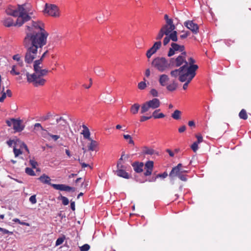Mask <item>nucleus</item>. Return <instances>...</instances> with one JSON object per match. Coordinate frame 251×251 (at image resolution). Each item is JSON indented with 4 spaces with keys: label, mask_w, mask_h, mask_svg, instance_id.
<instances>
[{
    "label": "nucleus",
    "mask_w": 251,
    "mask_h": 251,
    "mask_svg": "<svg viewBox=\"0 0 251 251\" xmlns=\"http://www.w3.org/2000/svg\"><path fill=\"white\" fill-rule=\"evenodd\" d=\"M25 172L26 174L30 176H35L36 175L34 171L32 168L27 167L25 169Z\"/></svg>",
    "instance_id": "obj_38"
},
{
    "label": "nucleus",
    "mask_w": 251,
    "mask_h": 251,
    "mask_svg": "<svg viewBox=\"0 0 251 251\" xmlns=\"http://www.w3.org/2000/svg\"><path fill=\"white\" fill-rule=\"evenodd\" d=\"M151 65L160 72H163L166 70L171 69L170 60H168L163 57H157L154 58Z\"/></svg>",
    "instance_id": "obj_3"
},
{
    "label": "nucleus",
    "mask_w": 251,
    "mask_h": 251,
    "mask_svg": "<svg viewBox=\"0 0 251 251\" xmlns=\"http://www.w3.org/2000/svg\"><path fill=\"white\" fill-rule=\"evenodd\" d=\"M239 116L240 119L243 120H247L248 119V115L246 111L244 109H242L239 114Z\"/></svg>",
    "instance_id": "obj_34"
},
{
    "label": "nucleus",
    "mask_w": 251,
    "mask_h": 251,
    "mask_svg": "<svg viewBox=\"0 0 251 251\" xmlns=\"http://www.w3.org/2000/svg\"><path fill=\"white\" fill-rule=\"evenodd\" d=\"M13 128L17 132H21L24 130L25 126L22 125V121L14 118H11Z\"/></svg>",
    "instance_id": "obj_9"
},
{
    "label": "nucleus",
    "mask_w": 251,
    "mask_h": 251,
    "mask_svg": "<svg viewBox=\"0 0 251 251\" xmlns=\"http://www.w3.org/2000/svg\"><path fill=\"white\" fill-rule=\"evenodd\" d=\"M82 159H80L79 157H78L77 161L79 162V163L81 164L82 168H85L87 167H89L90 168H92L88 164H86L84 162H82Z\"/></svg>",
    "instance_id": "obj_49"
},
{
    "label": "nucleus",
    "mask_w": 251,
    "mask_h": 251,
    "mask_svg": "<svg viewBox=\"0 0 251 251\" xmlns=\"http://www.w3.org/2000/svg\"><path fill=\"white\" fill-rule=\"evenodd\" d=\"M82 134L83 135V137L84 138L88 139V140H91V138H90V132L89 130H83Z\"/></svg>",
    "instance_id": "obj_36"
},
{
    "label": "nucleus",
    "mask_w": 251,
    "mask_h": 251,
    "mask_svg": "<svg viewBox=\"0 0 251 251\" xmlns=\"http://www.w3.org/2000/svg\"><path fill=\"white\" fill-rule=\"evenodd\" d=\"M104 70L100 67H97L95 69V73L99 75H103Z\"/></svg>",
    "instance_id": "obj_40"
},
{
    "label": "nucleus",
    "mask_w": 251,
    "mask_h": 251,
    "mask_svg": "<svg viewBox=\"0 0 251 251\" xmlns=\"http://www.w3.org/2000/svg\"><path fill=\"white\" fill-rule=\"evenodd\" d=\"M25 22H24V20L22 19V18L18 17L16 22L15 23L14 26H21Z\"/></svg>",
    "instance_id": "obj_43"
},
{
    "label": "nucleus",
    "mask_w": 251,
    "mask_h": 251,
    "mask_svg": "<svg viewBox=\"0 0 251 251\" xmlns=\"http://www.w3.org/2000/svg\"><path fill=\"white\" fill-rule=\"evenodd\" d=\"M143 153L145 154L152 155L155 153V151L152 149H150L147 147H144L143 150Z\"/></svg>",
    "instance_id": "obj_26"
},
{
    "label": "nucleus",
    "mask_w": 251,
    "mask_h": 251,
    "mask_svg": "<svg viewBox=\"0 0 251 251\" xmlns=\"http://www.w3.org/2000/svg\"><path fill=\"white\" fill-rule=\"evenodd\" d=\"M162 45V43L160 41L155 42L153 45L147 50L146 56L148 58H151V55L155 53L158 50H159Z\"/></svg>",
    "instance_id": "obj_8"
},
{
    "label": "nucleus",
    "mask_w": 251,
    "mask_h": 251,
    "mask_svg": "<svg viewBox=\"0 0 251 251\" xmlns=\"http://www.w3.org/2000/svg\"><path fill=\"white\" fill-rule=\"evenodd\" d=\"M177 34V33L176 31H173L168 35V36L170 39V40H172L173 42H177L178 40Z\"/></svg>",
    "instance_id": "obj_27"
},
{
    "label": "nucleus",
    "mask_w": 251,
    "mask_h": 251,
    "mask_svg": "<svg viewBox=\"0 0 251 251\" xmlns=\"http://www.w3.org/2000/svg\"><path fill=\"white\" fill-rule=\"evenodd\" d=\"M49 52V50H47L42 55V56H41L40 58L39 59H38V60H36L35 61H34V63L35 64V67L36 68H37L36 67H37L38 66V64H42L43 61V60H44V58H45V57L46 56V54L48 53Z\"/></svg>",
    "instance_id": "obj_24"
},
{
    "label": "nucleus",
    "mask_w": 251,
    "mask_h": 251,
    "mask_svg": "<svg viewBox=\"0 0 251 251\" xmlns=\"http://www.w3.org/2000/svg\"><path fill=\"white\" fill-rule=\"evenodd\" d=\"M180 74L181 73L179 72L177 69L172 71L170 73L171 75L174 77H176L178 75H180Z\"/></svg>",
    "instance_id": "obj_45"
},
{
    "label": "nucleus",
    "mask_w": 251,
    "mask_h": 251,
    "mask_svg": "<svg viewBox=\"0 0 251 251\" xmlns=\"http://www.w3.org/2000/svg\"><path fill=\"white\" fill-rule=\"evenodd\" d=\"M164 35H165V34L163 32V30H161L160 29L159 33H158L157 36L156 37V40L160 41L162 38V37H163V36Z\"/></svg>",
    "instance_id": "obj_48"
},
{
    "label": "nucleus",
    "mask_w": 251,
    "mask_h": 251,
    "mask_svg": "<svg viewBox=\"0 0 251 251\" xmlns=\"http://www.w3.org/2000/svg\"><path fill=\"white\" fill-rule=\"evenodd\" d=\"M44 12L52 17L59 16L58 8L54 4L46 3Z\"/></svg>",
    "instance_id": "obj_5"
},
{
    "label": "nucleus",
    "mask_w": 251,
    "mask_h": 251,
    "mask_svg": "<svg viewBox=\"0 0 251 251\" xmlns=\"http://www.w3.org/2000/svg\"><path fill=\"white\" fill-rule=\"evenodd\" d=\"M171 46L167 54L168 57H171L175 54L176 51H179L178 44L173 42L171 43Z\"/></svg>",
    "instance_id": "obj_15"
},
{
    "label": "nucleus",
    "mask_w": 251,
    "mask_h": 251,
    "mask_svg": "<svg viewBox=\"0 0 251 251\" xmlns=\"http://www.w3.org/2000/svg\"><path fill=\"white\" fill-rule=\"evenodd\" d=\"M26 34L23 40V45L26 49L25 61L31 64L37 56L38 49L39 51L47 43L49 33L44 29L43 24L40 21H32L30 25H26Z\"/></svg>",
    "instance_id": "obj_1"
},
{
    "label": "nucleus",
    "mask_w": 251,
    "mask_h": 251,
    "mask_svg": "<svg viewBox=\"0 0 251 251\" xmlns=\"http://www.w3.org/2000/svg\"><path fill=\"white\" fill-rule=\"evenodd\" d=\"M90 248V246L89 245L87 244H85L83 246L79 247V249L80 251H88Z\"/></svg>",
    "instance_id": "obj_46"
},
{
    "label": "nucleus",
    "mask_w": 251,
    "mask_h": 251,
    "mask_svg": "<svg viewBox=\"0 0 251 251\" xmlns=\"http://www.w3.org/2000/svg\"><path fill=\"white\" fill-rule=\"evenodd\" d=\"M198 144L196 142L193 143V144L191 146V149L194 152H196L198 150Z\"/></svg>",
    "instance_id": "obj_51"
},
{
    "label": "nucleus",
    "mask_w": 251,
    "mask_h": 251,
    "mask_svg": "<svg viewBox=\"0 0 251 251\" xmlns=\"http://www.w3.org/2000/svg\"><path fill=\"white\" fill-rule=\"evenodd\" d=\"M53 188L60 190V191H64L66 192H75L76 190L75 188L73 187H71L68 185L63 184H58V185H54Z\"/></svg>",
    "instance_id": "obj_11"
},
{
    "label": "nucleus",
    "mask_w": 251,
    "mask_h": 251,
    "mask_svg": "<svg viewBox=\"0 0 251 251\" xmlns=\"http://www.w3.org/2000/svg\"><path fill=\"white\" fill-rule=\"evenodd\" d=\"M170 39L169 38L168 35L166 36L163 39V45L164 46H166L170 42Z\"/></svg>",
    "instance_id": "obj_64"
},
{
    "label": "nucleus",
    "mask_w": 251,
    "mask_h": 251,
    "mask_svg": "<svg viewBox=\"0 0 251 251\" xmlns=\"http://www.w3.org/2000/svg\"><path fill=\"white\" fill-rule=\"evenodd\" d=\"M39 180H40L42 183L44 184H47L53 188L54 185H57V184H53L50 183L51 179L50 177L44 174L42 176H41L39 178H37ZM58 184H57L58 185Z\"/></svg>",
    "instance_id": "obj_14"
},
{
    "label": "nucleus",
    "mask_w": 251,
    "mask_h": 251,
    "mask_svg": "<svg viewBox=\"0 0 251 251\" xmlns=\"http://www.w3.org/2000/svg\"><path fill=\"white\" fill-rule=\"evenodd\" d=\"M41 64H38V66L36 68L35 64L34 63L33 70L35 73L30 75L28 72H26L25 74L27 82L32 83L35 87L44 85L46 80L42 77L46 75L49 72L47 69H41Z\"/></svg>",
    "instance_id": "obj_2"
},
{
    "label": "nucleus",
    "mask_w": 251,
    "mask_h": 251,
    "mask_svg": "<svg viewBox=\"0 0 251 251\" xmlns=\"http://www.w3.org/2000/svg\"><path fill=\"white\" fill-rule=\"evenodd\" d=\"M150 94L154 97H157L158 96V93L155 89H151L150 91Z\"/></svg>",
    "instance_id": "obj_54"
},
{
    "label": "nucleus",
    "mask_w": 251,
    "mask_h": 251,
    "mask_svg": "<svg viewBox=\"0 0 251 251\" xmlns=\"http://www.w3.org/2000/svg\"><path fill=\"white\" fill-rule=\"evenodd\" d=\"M153 162L149 160L145 164V172L144 173V176H148L151 175L153 169Z\"/></svg>",
    "instance_id": "obj_10"
},
{
    "label": "nucleus",
    "mask_w": 251,
    "mask_h": 251,
    "mask_svg": "<svg viewBox=\"0 0 251 251\" xmlns=\"http://www.w3.org/2000/svg\"><path fill=\"white\" fill-rule=\"evenodd\" d=\"M123 136L125 139L128 140V144H132L133 145H134V142L132 140L130 135H128V134H124Z\"/></svg>",
    "instance_id": "obj_42"
},
{
    "label": "nucleus",
    "mask_w": 251,
    "mask_h": 251,
    "mask_svg": "<svg viewBox=\"0 0 251 251\" xmlns=\"http://www.w3.org/2000/svg\"><path fill=\"white\" fill-rule=\"evenodd\" d=\"M4 89V88L3 87L2 88V91L1 92L2 95H1V97L0 98V102H3L4 100V99L6 97V93L3 92Z\"/></svg>",
    "instance_id": "obj_58"
},
{
    "label": "nucleus",
    "mask_w": 251,
    "mask_h": 251,
    "mask_svg": "<svg viewBox=\"0 0 251 251\" xmlns=\"http://www.w3.org/2000/svg\"><path fill=\"white\" fill-rule=\"evenodd\" d=\"M178 84L175 81H173L172 83L167 86V89L171 92L176 90Z\"/></svg>",
    "instance_id": "obj_23"
},
{
    "label": "nucleus",
    "mask_w": 251,
    "mask_h": 251,
    "mask_svg": "<svg viewBox=\"0 0 251 251\" xmlns=\"http://www.w3.org/2000/svg\"><path fill=\"white\" fill-rule=\"evenodd\" d=\"M115 174H116L119 177H121L126 179H129L131 178V176H130L128 173L126 172L125 170H117L115 172Z\"/></svg>",
    "instance_id": "obj_16"
},
{
    "label": "nucleus",
    "mask_w": 251,
    "mask_h": 251,
    "mask_svg": "<svg viewBox=\"0 0 251 251\" xmlns=\"http://www.w3.org/2000/svg\"><path fill=\"white\" fill-rule=\"evenodd\" d=\"M29 201H30L32 204H35V203H36L37 202V200H36V195H34L31 196L29 198Z\"/></svg>",
    "instance_id": "obj_57"
},
{
    "label": "nucleus",
    "mask_w": 251,
    "mask_h": 251,
    "mask_svg": "<svg viewBox=\"0 0 251 251\" xmlns=\"http://www.w3.org/2000/svg\"><path fill=\"white\" fill-rule=\"evenodd\" d=\"M24 20V22H26L29 21L31 19V17L27 13H25L23 17H20Z\"/></svg>",
    "instance_id": "obj_47"
},
{
    "label": "nucleus",
    "mask_w": 251,
    "mask_h": 251,
    "mask_svg": "<svg viewBox=\"0 0 251 251\" xmlns=\"http://www.w3.org/2000/svg\"><path fill=\"white\" fill-rule=\"evenodd\" d=\"M6 12L8 15H11V16H12L15 17H18V11H17V9H12L8 8V9L6 10Z\"/></svg>",
    "instance_id": "obj_29"
},
{
    "label": "nucleus",
    "mask_w": 251,
    "mask_h": 251,
    "mask_svg": "<svg viewBox=\"0 0 251 251\" xmlns=\"http://www.w3.org/2000/svg\"><path fill=\"white\" fill-rule=\"evenodd\" d=\"M15 65H13L12 67V69L10 71V73L12 75H19L20 73L19 72H17L15 71Z\"/></svg>",
    "instance_id": "obj_56"
},
{
    "label": "nucleus",
    "mask_w": 251,
    "mask_h": 251,
    "mask_svg": "<svg viewBox=\"0 0 251 251\" xmlns=\"http://www.w3.org/2000/svg\"><path fill=\"white\" fill-rule=\"evenodd\" d=\"M182 112L178 110H176L171 115V117L175 120H178L181 118Z\"/></svg>",
    "instance_id": "obj_25"
},
{
    "label": "nucleus",
    "mask_w": 251,
    "mask_h": 251,
    "mask_svg": "<svg viewBox=\"0 0 251 251\" xmlns=\"http://www.w3.org/2000/svg\"><path fill=\"white\" fill-rule=\"evenodd\" d=\"M52 116V114L50 112H48L46 116H44L41 118V121H46L48 120L50 117Z\"/></svg>",
    "instance_id": "obj_53"
},
{
    "label": "nucleus",
    "mask_w": 251,
    "mask_h": 251,
    "mask_svg": "<svg viewBox=\"0 0 251 251\" xmlns=\"http://www.w3.org/2000/svg\"><path fill=\"white\" fill-rule=\"evenodd\" d=\"M0 231L3 234H8L9 235H12L13 232L12 231H9V230L5 229L4 228L0 227Z\"/></svg>",
    "instance_id": "obj_52"
},
{
    "label": "nucleus",
    "mask_w": 251,
    "mask_h": 251,
    "mask_svg": "<svg viewBox=\"0 0 251 251\" xmlns=\"http://www.w3.org/2000/svg\"><path fill=\"white\" fill-rule=\"evenodd\" d=\"M146 79L144 78V81L139 82L138 84V88L140 90H144L146 88L147 85L146 83Z\"/></svg>",
    "instance_id": "obj_39"
},
{
    "label": "nucleus",
    "mask_w": 251,
    "mask_h": 251,
    "mask_svg": "<svg viewBox=\"0 0 251 251\" xmlns=\"http://www.w3.org/2000/svg\"><path fill=\"white\" fill-rule=\"evenodd\" d=\"M30 164L32 166V168L35 169L36 166L38 165V163L34 160L30 159L29 161Z\"/></svg>",
    "instance_id": "obj_61"
},
{
    "label": "nucleus",
    "mask_w": 251,
    "mask_h": 251,
    "mask_svg": "<svg viewBox=\"0 0 251 251\" xmlns=\"http://www.w3.org/2000/svg\"><path fill=\"white\" fill-rule=\"evenodd\" d=\"M134 171L138 174L141 173L143 171L144 164L143 162L135 161L131 164Z\"/></svg>",
    "instance_id": "obj_13"
},
{
    "label": "nucleus",
    "mask_w": 251,
    "mask_h": 251,
    "mask_svg": "<svg viewBox=\"0 0 251 251\" xmlns=\"http://www.w3.org/2000/svg\"><path fill=\"white\" fill-rule=\"evenodd\" d=\"M169 60L171 68L179 67L187 61L186 59L183 58L181 56H177L176 58L174 57L171 58L169 59Z\"/></svg>",
    "instance_id": "obj_6"
},
{
    "label": "nucleus",
    "mask_w": 251,
    "mask_h": 251,
    "mask_svg": "<svg viewBox=\"0 0 251 251\" xmlns=\"http://www.w3.org/2000/svg\"><path fill=\"white\" fill-rule=\"evenodd\" d=\"M184 25L190 29L193 34H197L199 31V26L198 24L194 23L193 21H187L184 23Z\"/></svg>",
    "instance_id": "obj_7"
},
{
    "label": "nucleus",
    "mask_w": 251,
    "mask_h": 251,
    "mask_svg": "<svg viewBox=\"0 0 251 251\" xmlns=\"http://www.w3.org/2000/svg\"><path fill=\"white\" fill-rule=\"evenodd\" d=\"M160 111V109H157L154 110L152 113V117H153L154 119H160L164 118L165 115L163 113H158V112Z\"/></svg>",
    "instance_id": "obj_21"
},
{
    "label": "nucleus",
    "mask_w": 251,
    "mask_h": 251,
    "mask_svg": "<svg viewBox=\"0 0 251 251\" xmlns=\"http://www.w3.org/2000/svg\"><path fill=\"white\" fill-rule=\"evenodd\" d=\"M57 199L61 200L64 205H67L69 203L68 199L66 197L63 196L61 194H60V196L57 198Z\"/></svg>",
    "instance_id": "obj_33"
},
{
    "label": "nucleus",
    "mask_w": 251,
    "mask_h": 251,
    "mask_svg": "<svg viewBox=\"0 0 251 251\" xmlns=\"http://www.w3.org/2000/svg\"><path fill=\"white\" fill-rule=\"evenodd\" d=\"M178 177L182 181H186L187 180V175L184 174H180Z\"/></svg>",
    "instance_id": "obj_62"
},
{
    "label": "nucleus",
    "mask_w": 251,
    "mask_h": 251,
    "mask_svg": "<svg viewBox=\"0 0 251 251\" xmlns=\"http://www.w3.org/2000/svg\"><path fill=\"white\" fill-rule=\"evenodd\" d=\"M160 105V101L159 99L154 98L151 100L147 101L144 103L141 106V113L144 114L148 111L150 109H155L158 108Z\"/></svg>",
    "instance_id": "obj_4"
},
{
    "label": "nucleus",
    "mask_w": 251,
    "mask_h": 251,
    "mask_svg": "<svg viewBox=\"0 0 251 251\" xmlns=\"http://www.w3.org/2000/svg\"><path fill=\"white\" fill-rule=\"evenodd\" d=\"M19 143H21V141L19 139H16L15 140L9 139V140L6 141V144L9 147H11L13 144L15 146L18 145L19 144Z\"/></svg>",
    "instance_id": "obj_32"
},
{
    "label": "nucleus",
    "mask_w": 251,
    "mask_h": 251,
    "mask_svg": "<svg viewBox=\"0 0 251 251\" xmlns=\"http://www.w3.org/2000/svg\"><path fill=\"white\" fill-rule=\"evenodd\" d=\"M3 25L6 27H10L14 26L15 23H14L12 18L9 17L4 20Z\"/></svg>",
    "instance_id": "obj_22"
},
{
    "label": "nucleus",
    "mask_w": 251,
    "mask_h": 251,
    "mask_svg": "<svg viewBox=\"0 0 251 251\" xmlns=\"http://www.w3.org/2000/svg\"><path fill=\"white\" fill-rule=\"evenodd\" d=\"M168 176V175L167 173L166 172H164L162 174H158L156 176H157V178L161 177V178H165Z\"/></svg>",
    "instance_id": "obj_63"
},
{
    "label": "nucleus",
    "mask_w": 251,
    "mask_h": 251,
    "mask_svg": "<svg viewBox=\"0 0 251 251\" xmlns=\"http://www.w3.org/2000/svg\"><path fill=\"white\" fill-rule=\"evenodd\" d=\"M25 5L26 3H24L22 5H18V8L17 10V11H18V17H23L25 13H27V11L25 8Z\"/></svg>",
    "instance_id": "obj_17"
},
{
    "label": "nucleus",
    "mask_w": 251,
    "mask_h": 251,
    "mask_svg": "<svg viewBox=\"0 0 251 251\" xmlns=\"http://www.w3.org/2000/svg\"><path fill=\"white\" fill-rule=\"evenodd\" d=\"M117 170L122 169L124 170L126 169V167L125 165H123L122 162H121L117 163Z\"/></svg>",
    "instance_id": "obj_59"
},
{
    "label": "nucleus",
    "mask_w": 251,
    "mask_h": 251,
    "mask_svg": "<svg viewBox=\"0 0 251 251\" xmlns=\"http://www.w3.org/2000/svg\"><path fill=\"white\" fill-rule=\"evenodd\" d=\"M134 180L138 182L139 183H144L146 181H147V179L144 178V176H139L138 175H134V177L133 178Z\"/></svg>",
    "instance_id": "obj_31"
},
{
    "label": "nucleus",
    "mask_w": 251,
    "mask_h": 251,
    "mask_svg": "<svg viewBox=\"0 0 251 251\" xmlns=\"http://www.w3.org/2000/svg\"><path fill=\"white\" fill-rule=\"evenodd\" d=\"M182 167L181 163H179L175 167H173L169 176L170 177L173 178L176 176H178L181 174V168Z\"/></svg>",
    "instance_id": "obj_12"
},
{
    "label": "nucleus",
    "mask_w": 251,
    "mask_h": 251,
    "mask_svg": "<svg viewBox=\"0 0 251 251\" xmlns=\"http://www.w3.org/2000/svg\"><path fill=\"white\" fill-rule=\"evenodd\" d=\"M47 132V134L49 136H50V137H51L52 138V139H53L54 141H56L59 138H60V136L59 135H53V134H51V133H50V132Z\"/></svg>",
    "instance_id": "obj_55"
},
{
    "label": "nucleus",
    "mask_w": 251,
    "mask_h": 251,
    "mask_svg": "<svg viewBox=\"0 0 251 251\" xmlns=\"http://www.w3.org/2000/svg\"><path fill=\"white\" fill-rule=\"evenodd\" d=\"M169 78L167 75L163 74L160 75L159 82L162 86L166 85V82L168 81Z\"/></svg>",
    "instance_id": "obj_20"
},
{
    "label": "nucleus",
    "mask_w": 251,
    "mask_h": 251,
    "mask_svg": "<svg viewBox=\"0 0 251 251\" xmlns=\"http://www.w3.org/2000/svg\"><path fill=\"white\" fill-rule=\"evenodd\" d=\"M151 118H152V116H142L141 117L140 121L141 122H143L148 120L151 119Z\"/></svg>",
    "instance_id": "obj_60"
},
{
    "label": "nucleus",
    "mask_w": 251,
    "mask_h": 251,
    "mask_svg": "<svg viewBox=\"0 0 251 251\" xmlns=\"http://www.w3.org/2000/svg\"><path fill=\"white\" fill-rule=\"evenodd\" d=\"M140 105L138 103H134L130 108V112L133 114H136L138 113L140 108Z\"/></svg>",
    "instance_id": "obj_28"
},
{
    "label": "nucleus",
    "mask_w": 251,
    "mask_h": 251,
    "mask_svg": "<svg viewBox=\"0 0 251 251\" xmlns=\"http://www.w3.org/2000/svg\"><path fill=\"white\" fill-rule=\"evenodd\" d=\"M161 30H163V32L164 33L165 35L168 36L170 33H171V30L169 29V26L168 25H164L161 28Z\"/></svg>",
    "instance_id": "obj_35"
},
{
    "label": "nucleus",
    "mask_w": 251,
    "mask_h": 251,
    "mask_svg": "<svg viewBox=\"0 0 251 251\" xmlns=\"http://www.w3.org/2000/svg\"><path fill=\"white\" fill-rule=\"evenodd\" d=\"M13 152H14L15 157H17L20 154L22 153V151H21V149H17L15 148V146L14 147V148H13Z\"/></svg>",
    "instance_id": "obj_50"
},
{
    "label": "nucleus",
    "mask_w": 251,
    "mask_h": 251,
    "mask_svg": "<svg viewBox=\"0 0 251 251\" xmlns=\"http://www.w3.org/2000/svg\"><path fill=\"white\" fill-rule=\"evenodd\" d=\"M184 64L183 65L179 66V68L177 69L180 73L183 72V71L186 69L187 70L188 62L186 61L184 63Z\"/></svg>",
    "instance_id": "obj_44"
},
{
    "label": "nucleus",
    "mask_w": 251,
    "mask_h": 251,
    "mask_svg": "<svg viewBox=\"0 0 251 251\" xmlns=\"http://www.w3.org/2000/svg\"><path fill=\"white\" fill-rule=\"evenodd\" d=\"M65 239V236L63 235L61 237H59L56 241L55 246H58L63 243Z\"/></svg>",
    "instance_id": "obj_37"
},
{
    "label": "nucleus",
    "mask_w": 251,
    "mask_h": 251,
    "mask_svg": "<svg viewBox=\"0 0 251 251\" xmlns=\"http://www.w3.org/2000/svg\"><path fill=\"white\" fill-rule=\"evenodd\" d=\"M91 143L88 146V150L91 151H93L95 150V148L97 147L98 143L97 141L91 139V140H90Z\"/></svg>",
    "instance_id": "obj_30"
},
{
    "label": "nucleus",
    "mask_w": 251,
    "mask_h": 251,
    "mask_svg": "<svg viewBox=\"0 0 251 251\" xmlns=\"http://www.w3.org/2000/svg\"><path fill=\"white\" fill-rule=\"evenodd\" d=\"M188 76L189 75L186 73L183 74H181L179 76V80L182 82H185Z\"/></svg>",
    "instance_id": "obj_41"
},
{
    "label": "nucleus",
    "mask_w": 251,
    "mask_h": 251,
    "mask_svg": "<svg viewBox=\"0 0 251 251\" xmlns=\"http://www.w3.org/2000/svg\"><path fill=\"white\" fill-rule=\"evenodd\" d=\"M56 122L57 123H58V126L60 128L63 127L64 128H66L67 125H69L67 121L65 120L62 117H60L56 119Z\"/></svg>",
    "instance_id": "obj_18"
},
{
    "label": "nucleus",
    "mask_w": 251,
    "mask_h": 251,
    "mask_svg": "<svg viewBox=\"0 0 251 251\" xmlns=\"http://www.w3.org/2000/svg\"><path fill=\"white\" fill-rule=\"evenodd\" d=\"M199 67L197 65H189L187 68V71L186 73L193 75H196V71L198 69Z\"/></svg>",
    "instance_id": "obj_19"
}]
</instances>
